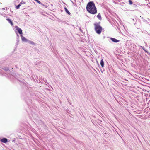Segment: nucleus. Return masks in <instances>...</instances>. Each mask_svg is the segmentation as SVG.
Wrapping results in <instances>:
<instances>
[{
    "label": "nucleus",
    "mask_w": 150,
    "mask_h": 150,
    "mask_svg": "<svg viewBox=\"0 0 150 150\" xmlns=\"http://www.w3.org/2000/svg\"><path fill=\"white\" fill-rule=\"evenodd\" d=\"M86 9L89 13L92 14H96L97 13V8L93 1H90L87 4Z\"/></svg>",
    "instance_id": "nucleus-1"
},
{
    "label": "nucleus",
    "mask_w": 150,
    "mask_h": 150,
    "mask_svg": "<svg viewBox=\"0 0 150 150\" xmlns=\"http://www.w3.org/2000/svg\"><path fill=\"white\" fill-rule=\"evenodd\" d=\"M94 25L96 32L98 34H100L102 32V28L100 25L99 23H94Z\"/></svg>",
    "instance_id": "nucleus-2"
},
{
    "label": "nucleus",
    "mask_w": 150,
    "mask_h": 150,
    "mask_svg": "<svg viewBox=\"0 0 150 150\" xmlns=\"http://www.w3.org/2000/svg\"><path fill=\"white\" fill-rule=\"evenodd\" d=\"M15 28L16 29V30L18 31L19 33L21 35H22V31L21 29V28L19 27H18L17 26H15Z\"/></svg>",
    "instance_id": "nucleus-3"
},
{
    "label": "nucleus",
    "mask_w": 150,
    "mask_h": 150,
    "mask_svg": "<svg viewBox=\"0 0 150 150\" xmlns=\"http://www.w3.org/2000/svg\"><path fill=\"white\" fill-rule=\"evenodd\" d=\"M110 39L113 42L115 43H117L119 42L120 40H117L115 38H110Z\"/></svg>",
    "instance_id": "nucleus-4"
},
{
    "label": "nucleus",
    "mask_w": 150,
    "mask_h": 150,
    "mask_svg": "<svg viewBox=\"0 0 150 150\" xmlns=\"http://www.w3.org/2000/svg\"><path fill=\"white\" fill-rule=\"evenodd\" d=\"M21 38L23 42H28V40L26 39L25 37H23L22 35H21Z\"/></svg>",
    "instance_id": "nucleus-5"
},
{
    "label": "nucleus",
    "mask_w": 150,
    "mask_h": 150,
    "mask_svg": "<svg viewBox=\"0 0 150 150\" xmlns=\"http://www.w3.org/2000/svg\"><path fill=\"white\" fill-rule=\"evenodd\" d=\"M0 141L1 142L3 143H6V142H7L8 140L6 138H3L1 139L0 140Z\"/></svg>",
    "instance_id": "nucleus-6"
},
{
    "label": "nucleus",
    "mask_w": 150,
    "mask_h": 150,
    "mask_svg": "<svg viewBox=\"0 0 150 150\" xmlns=\"http://www.w3.org/2000/svg\"><path fill=\"white\" fill-rule=\"evenodd\" d=\"M64 9L65 12H66V13H67L69 15H71V13H70V12H69V11H68V10L67 9V8L66 7H65L64 8Z\"/></svg>",
    "instance_id": "nucleus-7"
},
{
    "label": "nucleus",
    "mask_w": 150,
    "mask_h": 150,
    "mask_svg": "<svg viewBox=\"0 0 150 150\" xmlns=\"http://www.w3.org/2000/svg\"><path fill=\"white\" fill-rule=\"evenodd\" d=\"M6 20L10 23L12 26L13 25V23L11 19L9 18H7Z\"/></svg>",
    "instance_id": "nucleus-8"
},
{
    "label": "nucleus",
    "mask_w": 150,
    "mask_h": 150,
    "mask_svg": "<svg viewBox=\"0 0 150 150\" xmlns=\"http://www.w3.org/2000/svg\"><path fill=\"white\" fill-rule=\"evenodd\" d=\"M100 64V65H101V67H103L104 66V63L103 60V59L101 60Z\"/></svg>",
    "instance_id": "nucleus-9"
},
{
    "label": "nucleus",
    "mask_w": 150,
    "mask_h": 150,
    "mask_svg": "<svg viewBox=\"0 0 150 150\" xmlns=\"http://www.w3.org/2000/svg\"><path fill=\"white\" fill-rule=\"evenodd\" d=\"M97 17L100 20H101L102 18L100 13L97 15Z\"/></svg>",
    "instance_id": "nucleus-10"
},
{
    "label": "nucleus",
    "mask_w": 150,
    "mask_h": 150,
    "mask_svg": "<svg viewBox=\"0 0 150 150\" xmlns=\"http://www.w3.org/2000/svg\"><path fill=\"white\" fill-rule=\"evenodd\" d=\"M28 42L30 44L33 45H34L35 44L34 42L32 41H30L28 40Z\"/></svg>",
    "instance_id": "nucleus-11"
},
{
    "label": "nucleus",
    "mask_w": 150,
    "mask_h": 150,
    "mask_svg": "<svg viewBox=\"0 0 150 150\" xmlns=\"http://www.w3.org/2000/svg\"><path fill=\"white\" fill-rule=\"evenodd\" d=\"M139 46L141 47L144 51L146 52H148L145 49L144 47V46Z\"/></svg>",
    "instance_id": "nucleus-12"
},
{
    "label": "nucleus",
    "mask_w": 150,
    "mask_h": 150,
    "mask_svg": "<svg viewBox=\"0 0 150 150\" xmlns=\"http://www.w3.org/2000/svg\"><path fill=\"white\" fill-rule=\"evenodd\" d=\"M35 1H36L38 3L41 4L42 5H43V4L41 3L38 0H35Z\"/></svg>",
    "instance_id": "nucleus-13"
},
{
    "label": "nucleus",
    "mask_w": 150,
    "mask_h": 150,
    "mask_svg": "<svg viewBox=\"0 0 150 150\" xmlns=\"http://www.w3.org/2000/svg\"><path fill=\"white\" fill-rule=\"evenodd\" d=\"M21 5L20 4H19L17 6H16V9H18L20 7V6Z\"/></svg>",
    "instance_id": "nucleus-14"
},
{
    "label": "nucleus",
    "mask_w": 150,
    "mask_h": 150,
    "mask_svg": "<svg viewBox=\"0 0 150 150\" xmlns=\"http://www.w3.org/2000/svg\"><path fill=\"white\" fill-rule=\"evenodd\" d=\"M3 69L6 71H8L9 70L8 68H3Z\"/></svg>",
    "instance_id": "nucleus-15"
},
{
    "label": "nucleus",
    "mask_w": 150,
    "mask_h": 150,
    "mask_svg": "<svg viewBox=\"0 0 150 150\" xmlns=\"http://www.w3.org/2000/svg\"><path fill=\"white\" fill-rule=\"evenodd\" d=\"M129 4L132 5V1L131 0H129Z\"/></svg>",
    "instance_id": "nucleus-16"
},
{
    "label": "nucleus",
    "mask_w": 150,
    "mask_h": 150,
    "mask_svg": "<svg viewBox=\"0 0 150 150\" xmlns=\"http://www.w3.org/2000/svg\"><path fill=\"white\" fill-rule=\"evenodd\" d=\"M25 3H25V2L23 1H21V3H20V4H25Z\"/></svg>",
    "instance_id": "nucleus-17"
},
{
    "label": "nucleus",
    "mask_w": 150,
    "mask_h": 150,
    "mask_svg": "<svg viewBox=\"0 0 150 150\" xmlns=\"http://www.w3.org/2000/svg\"><path fill=\"white\" fill-rule=\"evenodd\" d=\"M17 36H18V37H19V35H18V34H17Z\"/></svg>",
    "instance_id": "nucleus-18"
}]
</instances>
